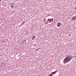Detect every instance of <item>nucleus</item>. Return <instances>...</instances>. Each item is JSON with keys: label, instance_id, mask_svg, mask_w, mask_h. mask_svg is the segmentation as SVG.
Masks as SVG:
<instances>
[{"label": "nucleus", "instance_id": "14", "mask_svg": "<svg viewBox=\"0 0 76 76\" xmlns=\"http://www.w3.org/2000/svg\"><path fill=\"white\" fill-rule=\"evenodd\" d=\"M45 19H44V22H45Z\"/></svg>", "mask_w": 76, "mask_h": 76}, {"label": "nucleus", "instance_id": "5", "mask_svg": "<svg viewBox=\"0 0 76 76\" xmlns=\"http://www.w3.org/2000/svg\"><path fill=\"white\" fill-rule=\"evenodd\" d=\"M35 38V36H33L32 37V39L34 40V39Z\"/></svg>", "mask_w": 76, "mask_h": 76}, {"label": "nucleus", "instance_id": "15", "mask_svg": "<svg viewBox=\"0 0 76 76\" xmlns=\"http://www.w3.org/2000/svg\"><path fill=\"white\" fill-rule=\"evenodd\" d=\"M4 64V63H2V64Z\"/></svg>", "mask_w": 76, "mask_h": 76}, {"label": "nucleus", "instance_id": "11", "mask_svg": "<svg viewBox=\"0 0 76 76\" xmlns=\"http://www.w3.org/2000/svg\"><path fill=\"white\" fill-rule=\"evenodd\" d=\"M50 20H51V21H53V19L52 18L50 19Z\"/></svg>", "mask_w": 76, "mask_h": 76}, {"label": "nucleus", "instance_id": "8", "mask_svg": "<svg viewBox=\"0 0 76 76\" xmlns=\"http://www.w3.org/2000/svg\"><path fill=\"white\" fill-rule=\"evenodd\" d=\"M49 76H53V74H49Z\"/></svg>", "mask_w": 76, "mask_h": 76}, {"label": "nucleus", "instance_id": "1", "mask_svg": "<svg viewBox=\"0 0 76 76\" xmlns=\"http://www.w3.org/2000/svg\"><path fill=\"white\" fill-rule=\"evenodd\" d=\"M72 59V58L71 56H70L69 55H67L63 61L64 63L66 64V63L69 62Z\"/></svg>", "mask_w": 76, "mask_h": 76}, {"label": "nucleus", "instance_id": "13", "mask_svg": "<svg viewBox=\"0 0 76 76\" xmlns=\"http://www.w3.org/2000/svg\"><path fill=\"white\" fill-rule=\"evenodd\" d=\"M48 23H47V22H45V24H48Z\"/></svg>", "mask_w": 76, "mask_h": 76}, {"label": "nucleus", "instance_id": "7", "mask_svg": "<svg viewBox=\"0 0 76 76\" xmlns=\"http://www.w3.org/2000/svg\"><path fill=\"white\" fill-rule=\"evenodd\" d=\"M25 23V21H24L22 23V25H24V24Z\"/></svg>", "mask_w": 76, "mask_h": 76}, {"label": "nucleus", "instance_id": "17", "mask_svg": "<svg viewBox=\"0 0 76 76\" xmlns=\"http://www.w3.org/2000/svg\"><path fill=\"white\" fill-rule=\"evenodd\" d=\"M1 0H0V1H1Z\"/></svg>", "mask_w": 76, "mask_h": 76}, {"label": "nucleus", "instance_id": "3", "mask_svg": "<svg viewBox=\"0 0 76 76\" xmlns=\"http://www.w3.org/2000/svg\"><path fill=\"white\" fill-rule=\"evenodd\" d=\"M61 22H59L57 23V26H58V27H60V26H61Z\"/></svg>", "mask_w": 76, "mask_h": 76}, {"label": "nucleus", "instance_id": "4", "mask_svg": "<svg viewBox=\"0 0 76 76\" xmlns=\"http://www.w3.org/2000/svg\"><path fill=\"white\" fill-rule=\"evenodd\" d=\"M3 5L4 6H6V3L5 2H4L3 3Z\"/></svg>", "mask_w": 76, "mask_h": 76}, {"label": "nucleus", "instance_id": "10", "mask_svg": "<svg viewBox=\"0 0 76 76\" xmlns=\"http://www.w3.org/2000/svg\"><path fill=\"white\" fill-rule=\"evenodd\" d=\"M74 19H76V15L74 17Z\"/></svg>", "mask_w": 76, "mask_h": 76}, {"label": "nucleus", "instance_id": "12", "mask_svg": "<svg viewBox=\"0 0 76 76\" xmlns=\"http://www.w3.org/2000/svg\"><path fill=\"white\" fill-rule=\"evenodd\" d=\"M75 19L74 17H73V18L71 19V20H75Z\"/></svg>", "mask_w": 76, "mask_h": 76}, {"label": "nucleus", "instance_id": "6", "mask_svg": "<svg viewBox=\"0 0 76 76\" xmlns=\"http://www.w3.org/2000/svg\"><path fill=\"white\" fill-rule=\"evenodd\" d=\"M23 43H24V44H25V43H26V40H24Z\"/></svg>", "mask_w": 76, "mask_h": 76}, {"label": "nucleus", "instance_id": "9", "mask_svg": "<svg viewBox=\"0 0 76 76\" xmlns=\"http://www.w3.org/2000/svg\"><path fill=\"white\" fill-rule=\"evenodd\" d=\"M51 73L52 74H53V75H54V73H55L54 72H52Z\"/></svg>", "mask_w": 76, "mask_h": 76}, {"label": "nucleus", "instance_id": "16", "mask_svg": "<svg viewBox=\"0 0 76 76\" xmlns=\"http://www.w3.org/2000/svg\"><path fill=\"white\" fill-rule=\"evenodd\" d=\"M22 25H22V24L20 25L21 26H22Z\"/></svg>", "mask_w": 76, "mask_h": 76}, {"label": "nucleus", "instance_id": "2", "mask_svg": "<svg viewBox=\"0 0 76 76\" xmlns=\"http://www.w3.org/2000/svg\"><path fill=\"white\" fill-rule=\"evenodd\" d=\"M10 6H11L12 8H13L15 7V4H13V3H11L10 4Z\"/></svg>", "mask_w": 76, "mask_h": 76}]
</instances>
